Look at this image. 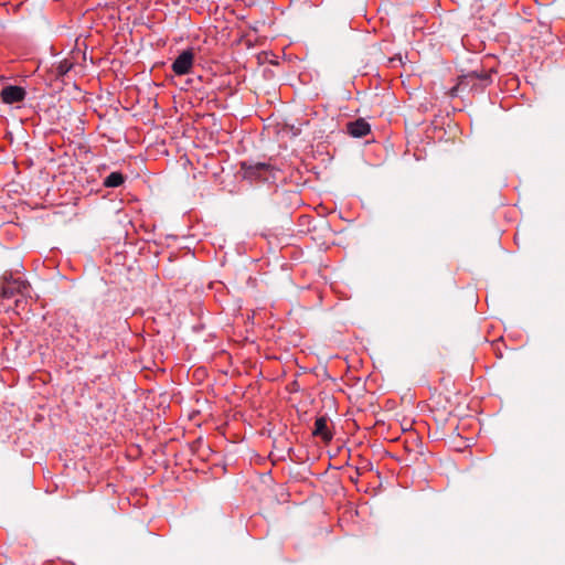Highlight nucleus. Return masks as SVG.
<instances>
[{
    "label": "nucleus",
    "instance_id": "6e6552de",
    "mask_svg": "<svg viewBox=\"0 0 565 565\" xmlns=\"http://www.w3.org/2000/svg\"><path fill=\"white\" fill-rule=\"evenodd\" d=\"M125 181V178L122 173L120 172H111L109 175H107L104 180V185L106 188H117L121 185Z\"/></svg>",
    "mask_w": 565,
    "mask_h": 565
},
{
    "label": "nucleus",
    "instance_id": "f257e3e1",
    "mask_svg": "<svg viewBox=\"0 0 565 565\" xmlns=\"http://www.w3.org/2000/svg\"><path fill=\"white\" fill-rule=\"evenodd\" d=\"M242 171L244 179L249 180L252 182L268 181L269 179L275 177V169L270 164L264 162H243Z\"/></svg>",
    "mask_w": 565,
    "mask_h": 565
},
{
    "label": "nucleus",
    "instance_id": "0eeeda50",
    "mask_svg": "<svg viewBox=\"0 0 565 565\" xmlns=\"http://www.w3.org/2000/svg\"><path fill=\"white\" fill-rule=\"evenodd\" d=\"M312 435L319 437L326 444L331 441L333 435L328 427V418L326 416H320L316 419Z\"/></svg>",
    "mask_w": 565,
    "mask_h": 565
},
{
    "label": "nucleus",
    "instance_id": "9d476101",
    "mask_svg": "<svg viewBox=\"0 0 565 565\" xmlns=\"http://www.w3.org/2000/svg\"><path fill=\"white\" fill-rule=\"evenodd\" d=\"M22 302V299H17L15 300V306L19 307V305Z\"/></svg>",
    "mask_w": 565,
    "mask_h": 565
},
{
    "label": "nucleus",
    "instance_id": "1a4fd4ad",
    "mask_svg": "<svg viewBox=\"0 0 565 565\" xmlns=\"http://www.w3.org/2000/svg\"><path fill=\"white\" fill-rule=\"evenodd\" d=\"M73 67V63L68 60L61 61L55 67V74L57 77L66 75Z\"/></svg>",
    "mask_w": 565,
    "mask_h": 565
},
{
    "label": "nucleus",
    "instance_id": "7ed1b4c3",
    "mask_svg": "<svg viewBox=\"0 0 565 565\" xmlns=\"http://www.w3.org/2000/svg\"><path fill=\"white\" fill-rule=\"evenodd\" d=\"M479 81L481 83V87H486L491 82V76L489 72L486 71H472L459 77V82L457 87L451 89V96H455V90L471 85L472 87L476 85V82Z\"/></svg>",
    "mask_w": 565,
    "mask_h": 565
},
{
    "label": "nucleus",
    "instance_id": "39448f33",
    "mask_svg": "<svg viewBox=\"0 0 565 565\" xmlns=\"http://www.w3.org/2000/svg\"><path fill=\"white\" fill-rule=\"evenodd\" d=\"M0 96L4 104L11 105L23 102L25 99L26 92L21 86L9 85L2 88Z\"/></svg>",
    "mask_w": 565,
    "mask_h": 565
},
{
    "label": "nucleus",
    "instance_id": "f03ea898",
    "mask_svg": "<svg viewBox=\"0 0 565 565\" xmlns=\"http://www.w3.org/2000/svg\"><path fill=\"white\" fill-rule=\"evenodd\" d=\"M29 291V284L22 278H13L12 276H3L0 281V298L11 299L18 295L25 296Z\"/></svg>",
    "mask_w": 565,
    "mask_h": 565
},
{
    "label": "nucleus",
    "instance_id": "20e7f679",
    "mask_svg": "<svg viewBox=\"0 0 565 565\" xmlns=\"http://www.w3.org/2000/svg\"><path fill=\"white\" fill-rule=\"evenodd\" d=\"M194 64V53L191 49L184 50L172 63L171 68L178 76L186 75Z\"/></svg>",
    "mask_w": 565,
    "mask_h": 565
},
{
    "label": "nucleus",
    "instance_id": "423d86ee",
    "mask_svg": "<svg viewBox=\"0 0 565 565\" xmlns=\"http://www.w3.org/2000/svg\"><path fill=\"white\" fill-rule=\"evenodd\" d=\"M347 131L354 138H362L371 132V126L365 119L359 118L347 124Z\"/></svg>",
    "mask_w": 565,
    "mask_h": 565
}]
</instances>
